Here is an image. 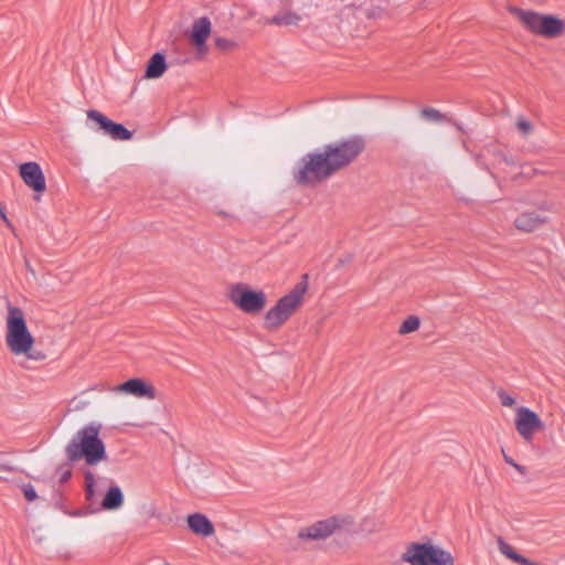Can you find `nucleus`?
<instances>
[{
  "label": "nucleus",
  "instance_id": "1",
  "mask_svg": "<svg viewBox=\"0 0 565 565\" xmlns=\"http://www.w3.org/2000/svg\"><path fill=\"white\" fill-rule=\"evenodd\" d=\"M365 149L362 136H352L308 152L292 170L295 182L315 186L353 163Z\"/></svg>",
  "mask_w": 565,
  "mask_h": 565
},
{
  "label": "nucleus",
  "instance_id": "2",
  "mask_svg": "<svg viewBox=\"0 0 565 565\" xmlns=\"http://www.w3.org/2000/svg\"><path fill=\"white\" fill-rule=\"evenodd\" d=\"M6 344L15 356H23L20 365L29 369L28 362H42L46 359L43 351L34 348L35 339L30 332L21 308L8 306L6 318Z\"/></svg>",
  "mask_w": 565,
  "mask_h": 565
},
{
  "label": "nucleus",
  "instance_id": "3",
  "mask_svg": "<svg viewBox=\"0 0 565 565\" xmlns=\"http://www.w3.org/2000/svg\"><path fill=\"white\" fill-rule=\"evenodd\" d=\"M100 426L89 424L79 429L65 448L70 461L84 460L88 466H97L107 459L105 444L99 437Z\"/></svg>",
  "mask_w": 565,
  "mask_h": 565
},
{
  "label": "nucleus",
  "instance_id": "4",
  "mask_svg": "<svg viewBox=\"0 0 565 565\" xmlns=\"http://www.w3.org/2000/svg\"><path fill=\"white\" fill-rule=\"evenodd\" d=\"M354 529L353 515L334 514L299 527L296 539L301 546L306 547L313 542L326 541L335 533H352Z\"/></svg>",
  "mask_w": 565,
  "mask_h": 565
},
{
  "label": "nucleus",
  "instance_id": "5",
  "mask_svg": "<svg viewBox=\"0 0 565 565\" xmlns=\"http://www.w3.org/2000/svg\"><path fill=\"white\" fill-rule=\"evenodd\" d=\"M308 291L307 275L294 288L280 297L264 316V328L278 331L302 306Z\"/></svg>",
  "mask_w": 565,
  "mask_h": 565
},
{
  "label": "nucleus",
  "instance_id": "6",
  "mask_svg": "<svg viewBox=\"0 0 565 565\" xmlns=\"http://www.w3.org/2000/svg\"><path fill=\"white\" fill-rule=\"evenodd\" d=\"M509 11L525 30L536 36L556 39L565 32V21L556 15L515 7L510 8Z\"/></svg>",
  "mask_w": 565,
  "mask_h": 565
},
{
  "label": "nucleus",
  "instance_id": "7",
  "mask_svg": "<svg viewBox=\"0 0 565 565\" xmlns=\"http://www.w3.org/2000/svg\"><path fill=\"white\" fill-rule=\"evenodd\" d=\"M226 298L234 307L248 316L262 313L268 302L267 295L263 289H255L243 281L230 284L226 288Z\"/></svg>",
  "mask_w": 565,
  "mask_h": 565
},
{
  "label": "nucleus",
  "instance_id": "8",
  "mask_svg": "<svg viewBox=\"0 0 565 565\" xmlns=\"http://www.w3.org/2000/svg\"><path fill=\"white\" fill-rule=\"evenodd\" d=\"M401 561L409 565H455L450 552L431 543H411L401 555Z\"/></svg>",
  "mask_w": 565,
  "mask_h": 565
},
{
  "label": "nucleus",
  "instance_id": "9",
  "mask_svg": "<svg viewBox=\"0 0 565 565\" xmlns=\"http://www.w3.org/2000/svg\"><path fill=\"white\" fill-rule=\"evenodd\" d=\"M86 116L88 121L97 125V128L89 126L90 129L103 130L104 134L108 135L114 140H130L132 138V134L126 127L121 124L114 122L96 109H88Z\"/></svg>",
  "mask_w": 565,
  "mask_h": 565
},
{
  "label": "nucleus",
  "instance_id": "10",
  "mask_svg": "<svg viewBox=\"0 0 565 565\" xmlns=\"http://www.w3.org/2000/svg\"><path fill=\"white\" fill-rule=\"evenodd\" d=\"M544 428L539 415L527 407H519L515 416V429L527 443L533 440L534 434Z\"/></svg>",
  "mask_w": 565,
  "mask_h": 565
},
{
  "label": "nucleus",
  "instance_id": "11",
  "mask_svg": "<svg viewBox=\"0 0 565 565\" xmlns=\"http://www.w3.org/2000/svg\"><path fill=\"white\" fill-rule=\"evenodd\" d=\"M111 392L131 395L138 398L154 399L157 397L156 388L139 377L130 379L119 385L114 386Z\"/></svg>",
  "mask_w": 565,
  "mask_h": 565
},
{
  "label": "nucleus",
  "instance_id": "12",
  "mask_svg": "<svg viewBox=\"0 0 565 565\" xmlns=\"http://www.w3.org/2000/svg\"><path fill=\"white\" fill-rule=\"evenodd\" d=\"M19 173L25 185L36 193H43L46 190L44 173L36 162H25L19 167Z\"/></svg>",
  "mask_w": 565,
  "mask_h": 565
},
{
  "label": "nucleus",
  "instance_id": "13",
  "mask_svg": "<svg viewBox=\"0 0 565 565\" xmlns=\"http://www.w3.org/2000/svg\"><path fill=\"white\" fill-rule=\"evenodd\" d=\"M211 35V21L203 17L196 19L190 32L191 43L194 45L198 55L204 56L207 53L206 40Z\"/></svg>",
  "mask_w": 565,
  "mask_h": 565
},
{
  "label": "nucleus",
  "instance_id": "14",
  "mask_svg": "<svg viewBox=\"0 0 565 565\" xmlns=\"http://www.w3.org/2000/svg\"><path fill=\"white\" fill-rule=\"evenodd\" d=\"M547 223L548 217L535 211L523 212L514 220L515 228L523 233L535 232Z\"/></svg>",
  "mask_w": 565,
  "mask_h": 565
},
{
  "label": "nucleus",
  "instance_id": "15",
  "mask_svg": "<svg viewBox=\"0 0 565 565\" xmlns=\"http://www.w3.org/2000/svg\"><path fill=\"white\" fill-rule=\"evenodd\" d=\"M186 524L193 534L202 537H209L215 533L213 523L203 513L189 514L186 516Z\"/></svg>",
  "mask_w": 565,
  "mask_h": 565
},
{
  "label": "nucleus",
  "instance_id": "16",
  "mask_svg": "<svg viewBox=\"0 0 565 565\" xmlns=\"http://www.w3.org/2000/svg\"><path fill=\"white\" fill-rule=\"evenodd\" d=\"M301 21V14L290 9H284L277 12L270 19H266L267 24H274L278 26H298Z\"/></svg>",
  "mask_w": 565,
  "mask_h": 565
},
{
  "label": "nucleus",
  "instance_id": "17",
  "mask_svg": "<svg viewBox=\"0 0 565 565\" xmlns=\"http://www.w3.org/2000/svg\"><path fill=\"white\" fill-rule=\"evenodd\" d=\"M168 65L166 63V56L163 53H154L147 63L145 78L156 79L160 78L167 71Z\"/></svg>",
  "mask_w": 565,
  "mask_h": 565
},
{
  "label": "nucleus",
  "instance_id": "18",
  "mask_svg": "<svg viewBox=\"0 0 565 565\" xmlns=\"http://www.w3.org/2000/svg\"><path fill=\"white\" fill-rule=\"evenodd\" d=\"M122 504H124V494H122L121 489L118 486H113L107 490V492L102 501L100 507L104 510L114 511V510H118L119 508H121Z\"/></svg>",
  "mask_w": 565,
  "mask_h": 565
},
{
  "label": "nucleus",
  "instance_id": "19",
  "mask_svg": "<svg viewBox=\"0 0 565 565\" xmlns=\"http://www.w3.org/2000/svg\"><path fill=\"white\" fill-rule=\"evenodd\" d=\"M498 548L502 555H504L507 558L513 561L516 564L520 565H539L537 563L522 556L519 554L509 543H507L502 537H499L498 541Z\"/></svg>",
  "mask_w": 565,
  "mask_h": 565
},
{
  "label": "nucleus",
  "instance_id": "20",
  "mask_svg": "<svg viewBox=\"0 0 565 565\" xmlns=\"http://www.w3.org/2000/svg\"><path fill=\"white\" fill-rule=\"evenodd\" d=\"M390 7V0L365 6L364 11L367 18L380 19L386 15Z\"/></svg>",
  "mask_w": 565,
  "mask_h": 565
},
{
  "label": "nucleus",
  "instance_id": "21",
  "mask_svg": "<svg viewBox=\"0 0 565 565\" xmlns=\"http://www.w3.org/2000/svg\"><path fill=\"white\" fill-rule=\"evenodd\" d=\"M382 527L383 523L372 516H365L360 523V531L367 535L379 533Z\"/></svg>",
  "mask_w": 565,
  "mask_h": 565
},
{
  "label": "nucleus",
  "instance_id": "22",
  "mask_svg": "<svg viewBox=\"0 0 565 565\" xmlns=\"http://www.w3.org/2000/svg\"><path fill=\"white\" fill-rule=\"evenodd\" d=\"M420 320L417 316H408L399 326L398 334L406 335L419 329Z\"/></svg>",
  "mask_w": 565,
  "mask_h": 565
},
{
  "label": "nucleus",
  "instance_id": "23",
  "mask_svg": "<svg viewBox=\"0 0 565 565\" xmlns=\"http://www.w3.org/2000/svg\"><path fill=\"white\" fill-rule=\"evenodd\" d=\"M214 43L216 49L223 52H231L237 47V43L235 41L223 36H216L214 39Z\"/></svg>",
  "mask_w": 565,
  "mask_h": 565
},
{
  "label": "nucleus",
  "instance_id": "24",
  "mask_svg": "<svg viewBox=\"0 0 565 565\" xmlns=\"http://www.w3.org/2000/svg\"><path fill=\"white\" fill-rule=\"evenodd\" d=\"M420 116H422V118H424L426 120L436 121V122L445 119V116L439 110H437L435 108H430V107L424 108L420 111Z\"/></svg>",
  "mask_w": 565,
  "mask_h": 565
},
{
  "label": "nucleus",
  "instance_id": "25",
  "mask_svg": "<svg viewBox=\"0 0 565 565\" xmlns=\"http://www.w3.org/2000/svg\"><path fill=\"white\" fill-rule=\"evenodd\" d=\"M516 128H518L519 132L523 136H529L533 130L532 124L529 120H526L524 117H519L516 119Z\"/></svg>",
  "mask_w": 565,
  "mask_h": 565
},
{
  "label": "nucleus",
  "instance_id": "26",
  "mask_svg": "<svg viewBox=\"0 0 565 565\" xmlns=\"http://www.w3.org/2000/svg\"><path fill=\"white\" fill-rule=\"evenodd\" d=\"M22 492L24 494V498L30 502L34 501L38 498V494L34 490L33 486H31V484L22 486Z\"/></svg>",
  "mask_w": 565,
  "mask_h": 565
},
{
  "label": "nucleus",
  "instance_id": "27",
  "mask_svg": "<svg viewBox=\"0 0 565 565\" xmlns=\"http://www.w3.org/2000/svg\"><path fill=\"white\" fill-rule=\"evenodd\" d=\"M499 398L501 401V404L507 407H512L515 404L514 397L509 395L507 392L501 391L499 392Z\"/></svg>",
  "mask_w": 565,
  "mask_h": 565
},
{
  "label": "nucleus",
  "instance_id": "28",
  "mask_svg": "<svg viewBox=\"0 0 565 565\" xmlns=\"http://www.w3.org/2000/svg\"><path fill=\"white\" fill-rule=\"evenodd\" d=\"M85 487H95V476L92 471H86L85 475Z\"/></svg>",
  "mask_w": 565,
  "mask_h": 565
},
{
  "label": "nucleus",
  "instance_id": "29",
  "mask_svg": "<svg viewBox=\"0 0 565 565\" xmlns=\"http://www.w3.org/2000/svg\"><path fill=\"white\" fill-rule=\"evenodd\" d=\"M352 262V255L347 254L338 259V267L347 266Z\"/></svg>",
  "mask_w": 565,
  "mask_h": 565
},
{
  "label": "nucleus",
  "instance_id": "30",
  "mask_svg": "<svg viewBox=\"0 0 565 565\" xmlns=\"http://www.w3.org/2000/svg\"><path fill=\"white\" fill-rule=\"evenodd\" d=\"M0 217L2 218V221L9 228L13 230V225H12L11 221L8 218L6 211L1 204H0Z\"/></svg>",
  "mask_w": 565,
  "mask_h": 565
},
{
  "label": "nucleus",
  "instance_id": "31",
  "mask_svg": "<svg viewBox=\"0 0 565 565\" xmlns=\"http://www.w3.org/2000/svg\"><path fill=\"white\" fill-rule=\"evenodd\" d=\"M87 500H92L95 494V487H85Z\"/></svg>",
  "mask_w": 565,
  "mask_h": 565
},
{
  "label": "nucleus",
  "instance_id": "32",
  "mask_svg": "<svg viewBox=\"0 0 565 565\" xmlns=\"http://www.w3.org/2000/svg\"><path fill=\"white\" fill-rule=\"evenodd\" d=\"M504 460L507 463H509L510 466L514 467V465L516 463L512 458L508 457L504 455Z\"/></svg>",
  "mask_w": 565,
  "mask_h": 565
},
{
  "label": "nucleus",
  "instance_id": "33",
  "mask_svg": "<svg viewBox=\"0 0 565 565\" xmlns=\"http://www.w3.org/2000/svg\"><path fill=\"white\" fill-rule=\"evenodd\" d=\"M513 468H515L522 475L525 473V468L523 466L515 463Z\"/></svg>",
  "mask_w": 565,
  "mask_h": 565
},
{
  "label": "nucleus",
  "instance_id": "34",
  "mask_svg": "<svg viewBox=\"0 0 565 565\" xmlns=\"http://www.w3.org/2000/svg\"><path fill=\"white\" fill-rule=\"evenodd\" d=\"M0 468L3 470H10V468H8L7 466H3V465H0Z\"/></svg>",
  "mask_w": 565,
  "mask_h": 565
},
{
  "label": "nucleus",
  "instance_id": "35",
  "mask_svg": "<svg viewBox=\"0 0 565 565\" xmlns=\"http://www.w3.org/2000/svg\"><path fill=\"white\" fill-rule=\"evenodd\" d=\"M68 476H70V472H67L66 475H64L63 479L68 478Z\"/></svg>",
  "mask_w": 565,
  "mask_h": 565
}]
</instances>
